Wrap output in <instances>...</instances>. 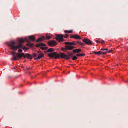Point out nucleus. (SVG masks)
<instances>
[{
  "label": "nucleus",
  "mask_w": 128,
  "mask_h": 128,
  "mask_svg": "<svg viewBox=\"0 0 128 128\" xmlns=\"http://www.w3.org/2000/svg\"><path fill=\"white\" fill-rule=\"evenodd\" d=\"M15 53V52H12L11 53V54L13 56H15L14 54ZM18 56H32L30 54H25L24 53H22L21 54H19V55Z\"/></svg>",
  "instance_id": "0eeeda50"
},
{
  "label": "nucleus",
  "mask_w": 128,
  "mask_h": 128,
  "mask_svg": "<svg viewBox=\"0 0 128 128\" xmlns=\"http://www.w3.org/2000/svg\"><path fill=\"white\" fill-rule=\"evenodd\" d=\"M64 44L66 45H76V44L74 43V41L73 42H66L64 43Z\"/></svg>",
  "instance_id": "f8f14e48"
},
{
  "label": "nucleus",
  "mask_w": 128,
  "mask_h": 128,
  "mask_svg": "<svg viewBox=\"0 0 128 128\" xmlns=\"http://www.w3.org/2000/svg\"><path fill=\"white\" fill-rule=\"evenodd\" d=\"M18 41L19 42L18 44V46H15L16 42L13 41H11L8 43V46L11 50H16L18 48H22V43L25 41L29 42V41L26 38H25L24 40L21 38H19L18 39Z\"/></svg>",
  "instance_id": "f257e3e1"
},
{
  "label": "nucleus",
  "mask_w": 128,
  "mask_h": 128,
  "mask_svg": "<svg viewBox=\"0 0 128 128\" xmlns=\"http://www.w3.org/2000/svg\"><path fill=\"white\" fill-rule=\"evenodd\" d=\"M22 50L21 49H19L18 50V52H22Z\"/></svg>",
  "instance_id": "bb28decb"
},
{
  "label": "nucleus",
  "mask_w": 128,
  "mask_h": 128,
  "mask_svg": "<svg viewBox=\"0 0 128 128\" xmlns=\"http://www.w3.org/2000/svg\"><path fill=\"white\" fill-rule=\"evenodd\" d=\"M112 49H111V50H110L109 51H106V50H104V48H102L100 50V52H101V55H104L106 54L107 53H109L112 50Z\"/></svg>",
  "instance_id": "1a4fd4ad"
},
{
  "label": "nucleus",
  "mask_w": 128,
  "mask_h": 128,
  "mask_svg": "<svg viewBox=\"0 0 128 128\" xmlns=\"http://www.w3.org/2000/svg\"><path fill=\"white\" fill-rule=\"evenodd\" d=\"M42 52H40L38 56H44Z\"/></svg>",
  "instance_id": "b1692460"
},
{
  "label": "nucleus",
  "mask_w": 128,
  "mask_h": 128,
  "mask_svg": "<svg viewBox=\"0 0 128 128\" xmlns=\"http://www.w3.org/2000/svg\"><path fill=\"white\" fill-rule=\"evenodd\" d=\"M93 52L96 55H101V52L100 50L97 52Z\"/></svg>",
  "instance_id": "f3484780"
},
{
  "label": "nucleus",
  "mask_w": 128,
  "mask_h": 128,
  "mask_svg": "<svg viewBox=\"0 0 128 128\" xmlns=\"http://www.w3.org/2000/svg\"><path fill=\"white\" fill-rule=\"evenodd\" d=\"M32 57L34 58V60H36L40 59L44 56H13L12 58V60H18L23 57L24 58H26L27 59H28L30 60L32 58Z\"/></svg>",
  "instance_id": "7ed1b4c3"
},
{
  "label": "nucleus",
  "mask_w": 128,
  "mask_h": 128,
  "mask_svg": "<svg viewBox=\"0 0 128 128\" xmlns=\"http://www.w3.org/2000/svg\"><path fill=\"white\" fill-rule=\"evenodd\" d=\"M48 44L51 46H56L57 44V42L55 40H52L48 42Z\"/></svg>",
  "instance_id": "423d86ee"
},
{
  "label": "nucleus",
  "mask_w": 128,
  "mask_h": 128,
  "mask_svg": "<svg viewBox=\"0 0 128 128\" xmlns=\"http://www.w3.org/2000/svg\"><path fill=\"white\" fill-rule=\"evenodd\" d=\"M70 38H72L77 40H80L81 39V37L78 34L72 35L71 36Z\"/></svg>",
  "instance_id": "9b49d317"
},
{
  "label": "nucleus",
  "mask_w": 128,
  "mask_h": 128,
  "mask_svg": "<svg viewBox=\"0 0 128 128\" xmlns=\"http://www.w3.org/2000/svg\"><path fill=\"white\" fill-rule=\"evenodd\" d=\"M68 36L67 34H65L64 36V37L66 38H67Z\"/></svg>",
  "instance_id": "a878e982"
},
{
  "label": "nucleus",
  "mask_w": 128,
  "mask_h": 128,
  "mask_svg": "<svg viewBox=\"0 0 128 128\" xmlns=\"http://www.w3.org/2000/svg\"><path fill=\"white\" fill-rule=\"evenodd\" d=\"M46 39L45 38L44 36H42V37L39 38L36 40V42H39L41 41L42 40H44Z\"/></svg>",
  "instance_id": "ddd939ff"
},
{
  "label": "nucleus",
  "mask_w": 128,
  "mask_h": 128,
  "mask_svg": "<svg viewBox=\"0 0 128 128\" xmlns=\"http://www.w3.org/2000/svg\"><path fill=\"white\" fill-rule=\"evenodd\" d=\"M48 48V47L47 46L42 47H40V48L42 50H47Z\"/></svg>",
  "instance_id": "4be33fe9"
},
{
  "label": "nucleus",
  "mask_w": 128,
  "mask_h": 128,
  "mask_svg": "<svg viewBox=\"0 0 128 128\" xmlns=\"http://www.w3.org/2000/svg\"><path fill=\"white\" fill-rule=\"evenodd\" d=\"M64 32L66 33H72V31L71 30H65Z\"/></svg>",
  "instance_id": "412c9836"
},
{
  "label": "nucleus",
  "mask_w": 128,
  "mask_h": 128,
  "mask_svg": "<svg viewBox=\"0 0 128 128\" xmlns=\"http://www.w3.org/2000/svg\"><path fill=\"white\" fill-rule=\"evenodd\" d=\"M46 46V44H45L42 42H41L40 44H36V47H38L40 46Z\"/></svg>",
  "instance_id": "dca6fc26"
},
{
  "label": "nucleus",
  "mask_w": 128,
  "mask_h": 128,
  "mask_svg": "<svg viewBox=\"0 0 128 128\" xmlns=\"http://www.w3.org/2000/svg\"><path fill=\"white\" fill-rule=\"evenodd\" d=\"M34 56H36V54H35Z\"/></svg>",
  "instance_id": "72a5a7b5"
},
{
  "label": "nucleus",
  "mask_w": 128,
  "mask_h": 128,
  "mask_svg": "<svg viewBox=\"0 0 128 128\" xmlns=\"http://www.w3.org/2000/svg\"><path fill=\"white\" fill-rule=\"evenodd\" d=\"M26 46L30 47H31L33 46V44H32L28 43L26 45Z\"/></svg>",
  "instance_id": "6ab92c4d"
},
{
  "label": "nucleus",
  "mask_w": 128,
  "mask_h": 128,
  "mask_svg": "<svg viewBox=\"0 0 128 128\" xmlns=\"http://www.w3.org/2000/svg\"><path fill=\"white\" fill-rule=\"evenodd\" d=\"M46 52L50 53L48 54V56H70V54L67 55L62 53H61L60 55L59 54L54 52V50L53 48H50L48 49L47 50Z\"/></svg>",
  "instance_id": "f03ea898"
},
{
  "label": "nucleus",
  "mask_w": 128,
  "mask_h": 128,
  "mask_svg": "<svg viewBox=\"0 0 128 128\" xmlns=\"http://www.w3.org/2000/svg\"><path fill=\"white\" fill-rule=\"evenodd\" d=\"M76 42L78 44H79L81 45L82 46L84 45V43L82 42H80V41L79 40L77 41Z\"/></svg>",
  "instance_id": "a211bd4d"
},
{
  "label": "nucleus",
  "mask_w": 128,
  "mask_h": 128,
  "mask_svg": "<svg viewBox=\"0 0 128 128\" xmlns=\"http://www.w3.org/2000/svg\"><path fill=\"white\" fill-rule=\"evenodd\" d=\"M56 39L58 42H63L64 41L63 35L58 34H56Z\"/></svg>",
  "instance_id": "39448f33"
},
{
  "label": "nucleus",
  "mask_w": 128,
  "mask_h": 128,
  "mask_svg": "<svg viewBox=\"0 0 128 128\" xmlns=\"http://www.w3.org/2000/svg\"><path fill=\"white\" fill-rule=\"evenodd\" d=\"M83 41L84 42L87 44L90 45L92 44V42L88 38L84 39L83 40Z\"/></svg>",
  "instance_id": "9d476101"
},
{
  "label": "nucleus",
  "mask_w": 128,
  "mask_h": 128,
  "mask_svg": "<svg viewBox=\"0 0 128 128\" xmlns=\"http://www.w3.org/2000/svg\"><path fill=\"white\" fill-rule=\"evenodd\" d=\"M96 42H97V43H98L100 42V41H98V40H96Z\"/></svg>",
  "instance_id": "7c9ffc66"
},
{
  "label": "nucleus",
  "mask_w": 128,
  "mask_h": 128,
  "mask_svg": "<svg viewBox=\"0 0 128 128\" xmlns=\"http://www.w3.org/2000/svg\"><path fill=\"white\" fill-rule=\"evenodd\" d=\"M104 50H106V51H108V48H104Z\"/></svg>",
  "instance_id": "c756f323"
},
{
  "label": "nucleus",
  "mask_w": 128,
  "mask_h": 128,
  "mask_svg": "<svg viewBox=\"0 0 128 128\" xmlns=\"http://www.w3.org/2000/svg\"><path fill=\"white\" fill-rule=\"evenodd\" d=\"M50 58L52 59H63L66 60H69L71 57L70 56H49Z\"/></svg>",
  "instance_id": "20e7f679"
},
{
  "label": "nucleus",
  "mask_w": 128,
  "mask_h": 128,
  "mask_svg": "<svg viewBox=\"0 0 128 128\" xmlns=\"http://www.w3.org/2000/svg\"><path fill=\"white\" fill-rule=\"evenodd\" d=\"M85 55V54L84 53L78 54H77L76 56H83Z\"/></svg>",
  "instance_id": "aec40b11"
},
{
  "label": "nucleus",
  "mask_w": 128,
  "mask_h": 128,
  "mask_svg": "<svg viewBox=\"0 0 128 128\" xmlns=\"http://www.w3.org/2000/svg\"><path fill=\"white\" fill-rule=\"evenodd\" d=\"M89 55H90V54H92V53H89Z\"/></svg>",
  "instance_id": "2f4dec72"
},
{
  "label": "nucleus",
  "mask_w": 128,
  "mask_h": 128,
  "mask_svg": "<svg viewBox=\"0 0 128 128\" xmlns=\"http://www.w3.org/2000/svg\"><path fill=\"white\" fill-rule=\"evenodd\" d=\"M81 51V49H74L73 50V52L74 53H78L80 52Z\"/></svg>",
  "instance_id": "4468645a"
},
{
  "label": "nucleus",
  "mask_w": 128,
  "mask_h": 128,
  "mask_svg": "<svg viewBox=\"0 0 128 128\" xmlns=\"http://www.w3.org/2000/svg\"><path fill=\"white\" fill-rule=\"evenodd\" d=\"M30 69V68H28V69H27V70H29Z\"/></svg>",
  "instance_id": "473e14b6"
},
{
  "label": "nucleus",
  "mask_w": 128,
  "mask_h": 128,
  "mask_svg": "<svg viewBox=\"0 0 128 128\" xmlns=\"http://www.w3.org/2000/svg\"><path fill=\"white\" fill-rule=\"evenodd\" d=\"M65 48L62 49L63 51L67 50H71L74 48V47L72 46L66 45L64 46Z\"/></svg>",
  "instance_id": "6e6552de"
},
{
  "label": "nucleus",
  "mask_w": 128,
  "mask_h": 128,
  "mask_svg": "<svg viewBox=\"0 0 128 128\" xmlns=\"http://www.w3.org/2000/svg\"><path fill=\"white\" fill-rule=\"evenodd\" d=\"M29 38L31 40H32L34 41L36 40L35 38L32 36H29Z\"/></svg>",
  "instance_id": "2eb2a0df"
},
{
  "label": "nucleus",
  "mask_w": 128,
  "mask_h": 128,
  "mask_svg": "<svg viewBox=\"0 0 128 128\" xmlns=\"http://www.w3.org/2000/svg\"><path fill=\"white\" fill-rule=\"evenodd\" d=\"M100 42L102 44L104 43V40H102L101 41H100Z\"/></svg>",
  "instance_id": "c85d7f7f"
},
{
  "label": "nucleus",
  "mask_w": 128,
  "mask_h": 128,
  "mask_svg": "<svg viewBox=\"0 0 128 128\" xmlns=\"http://www.w3.org/2000/svg\"><path fill=\"white\" fill-rule=\"evenodd\" d=\"M71 58H72L73 60H75L77 59L78 58L77 56H70Z\"/></svg>",
  "instance_id": "5701e85b"
},
{
  "label": "nucleus",
  "mask_w": 128,
  "mask_h": 128,
  "mask_svg": "<svg viewBox=\"0 0 128 128\" xmlns=\"http://www.w3.org/2000/svg\"><path fill=\"white\" fill-rule=\"evenodd\" d=\"M23 49L26 50H27L28 49V48H26V47L25 46H24V47L23 48Z\"/></svg>",
  "instance_id": "cd10ccee"
},
{
  "label": "nucleus",
  "mask_w": 128,
  "mask_h": 128,
  "mask_svg": "<svg viewBox=\"0 0 128 128\" xmlns=\"http://www.w3.org/2000/svg\"><path fill=\"white\" fill-rule=\"evenodd\" d=\"M46 37L47 39H49L51 38L50 36L48 35V34H46Z\"/></svg>",
  "instance_id": "393cba45"
}]
</instances>
